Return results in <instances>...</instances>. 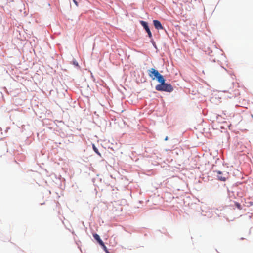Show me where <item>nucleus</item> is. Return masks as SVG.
<instances>
[{
  "mask_svg": "<svg viewBox=\"0 0 253 253\" xmlns=\"http://www.w3.org/2000/svg\"><path fill=\"white\" fill-rule=\"evenodd\" d=\"M158 82L160 84L156 86L155 88L157 90L168 92H171L173 91V88L172 85L170 84L165 83V80L164 78Z\"/></svg>",
  "mask_w": 253,
  "mask_h": 253,
  "instance_id": "1",
  "label": "nucleus"
},
{
  "mask_svg": "<svg viewBox=\"0 0 253 253\" xmlns=\"http://www.w3.org/2000/svg\"><path fill=\"white\" fill-rule=\"evenodd\" d=\"M149 76L153 80H157L158 82L162 80L164 77L160 74L159 71L154 68H151L148 71Z\"/></svg>",
  "mask_w": 253,
  "mask_h": 253,
  "instance_id": "2",
  "label": "nucleus"
},
{
  "mask_svg": "<svg viewBox=\"0 0 253 253\" xmlns=\"http://www.w3.org/2000/svg\"><path fill=\"white\" fill-rule=\"evenodd\" d=\"M217 173V178L219 180L222 181H225L226 179L228 178V173H223L222 172L220 171H216Z\"/></svg>",
  "mask_w": 253,
  "mask_h": 253,
  "instance_id": "3",
  "label": "nucleus"
},
{
  "mask_svg": "<svg viewBox=\"0 0 253 253\" xmlns=\"http://www.w3.org/2000/svg\"><path fill=\"white\" fill-rule=\"evenodd\" d=\"M140 23L142 25V26L144 27L147 33H148L149 37L150 38H152V35L149 28L147 23L144 21H141Z\"/></svg>",
  "mask_w": 253,
  "mask_h": 253,
  "instance_id": "4",
  "label": "nucleus"
},
{
  "mask_svg": "<svg viewBox=\"0 0 253 253\" xmlns=\"http://www.w3.org/2000/svg\"><path fill=\"white\" fill-rule=\"evenodd\" d=\"M153 23H154V25L156 29H157V30L163 29V27L159 21H158L157 20H154Z\"/></svg>",
  "mask_w": 253,
  "mask_h": 253,
  "instance_id": "5",
  "label": "nucleus"
},
{
  "mask_svg": "<svg viewBox=\"0 0 253 253\" xmlns=\"http://www.w3.org/2000/svg\"><path fill=\"white\" fill-rule=\"evenodd\" d=\"M93 149L95 152L96 153H97L98 155L101 156L100 153L99 152L97 148L96 147V146L94 144L93 145Z\"/></svg>",
  "mask_w": 253,
  "mask_h": 253,
  "instance_id": "6",
  "label": "nucleus"
},
{
  "mask_svg": "<svg viewBox=\"0 0 253 253\" xmlns=\"http://www.w3.org/2000/svg\"><path fill=\"white\" fill-rule=\"evenodd\" d=\"M93 236L94 239L97 241L99 240L100 239V236L96 233L94 234Z\"/></svg>",
  "mask_w": 253,
  "mask_h": 253,
  "instance_id": "7",
  "label": "nucleus"
},
{
  "mask_svg": "<svg viewBox=\"0 0 253 253\" xmlns=\"http://www.w3.org/2000/svg\"><path fill=\"white\" fill-rule=\"evenodd\" d=\"M99 243V244L101 246H104V243L103 242V241H102V240L101 239H100L99 240L97 241Z\"/></svg>",
  "mask_w": 253,
  "mask_h": 253,
  "instance_id": "8",
  "label": "nucleus"
},
{
  "mask_svg": "<svg viewBox=\"0 0 253 253\" xmlns=\"http://www.w3.org/2000/svg\"><path fill=\"white\" fill-rule=\"evenodd\" d=\"M99 243V244L101 246H104V243L103 242V241H102V240L101 239H100L99 240L97 241Z\"/></svg>",
  "mask_w": 253,
  "mask_h": 253,
  "instance_id": "9",
  "label": "nucleus"
},
{
  "mask_svg": "<svg viewBox=\"0 0 253 253\" xmlns=\"http://www.w3.org/2000/svg\"><path fill=\"white\" fill-rule=\"evenodd\" d=\"M73 1L75 3V4H76V6L78 5V2H77V1L76 0H73Z\"/></svg>",
  "mask_w": 253,
  "mask_h": 253,
  "instance_id": "10",
  "label": "nucleus"
},
{
  "mask_svg": "<svg viewBox=\"0 0 253 253\" xmlns=\"http://www.w3.org/2000/svg\"><path fill=\"white\" fill-rule=\"evenodd\" d=\"M102 247H103V249L105 251V250H107V248H106V247L105 246V245H104V246H102Z\"/></svg>",
  "mask_w": 253,
  "mask_h": 253,
  "instance_id": "11",
  "label": "nucleus"
},
{
  "mask_svg": "<svg viewBox=\"0 0 253 253\" xmlns=\"http://www.w3.org/2000/svg\"><path fill=\"white\" fill-rule=\"evenodd\" d=\"M74 64L76 65V66L78 65V63H76V62H74Z\"/></svg>",
  "mask_w": 253,
  "mask_h": 253,
  "instance_id": "12",
  "label": "nucleus"
},
{
  "mask_svg": "<svg viewBox=\"0 0 253 253\" xmlns=\"http://www.w3.org/2000/svg\"><path fill=\"white\" fill-rule=\"evenodd\" d=\"M106 253H110L108 250H105Z\"/></svg>",
  "mask_w": 253,
  "mask_h": 253,
  "instance_id": "13",
  "label": "nucleus"
},
{
  "mask_svg": "<svg viewBox=\"0 0 253 253\" xmlns=\"http://www.w3.org/2000/svg\"><path fill=\"white\" fill-rule=\"evenodd\" d=\"M168 136H167V137L165 138V141H167V140H168Z\"/></svg>",
  "mask_w": 253,
  "mask_h": 253,
  "instance_id": "14",
  "label": "nucleus"
},
{
  "mask_svg": "<svg viewBox=\"0 0 253 253\" xmlns=\"http://www.w3.org/2000/svg\"><path fill=\"white\" fill-rule=\"evenodd\" d=\"M252 117H253V115H252Z\"/></svg>",
  "mask_w": 253,
  "mask_h": 253,
  "instance_id": "15",
  "label": "nucleus"
}]
</instances>
